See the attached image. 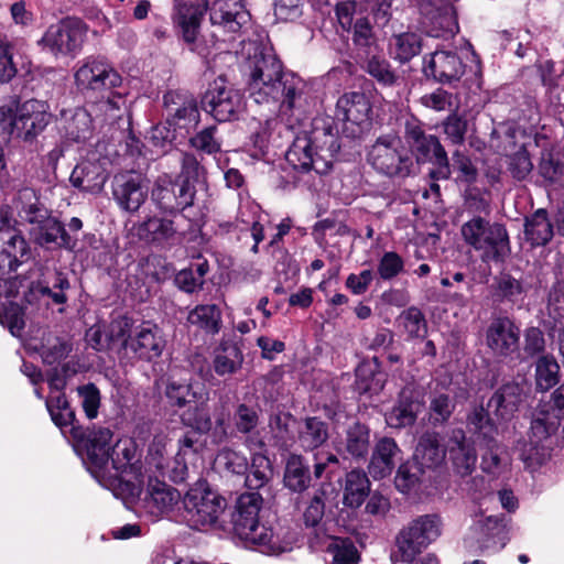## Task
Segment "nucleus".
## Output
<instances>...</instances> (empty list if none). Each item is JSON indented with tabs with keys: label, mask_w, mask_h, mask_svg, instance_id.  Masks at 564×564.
Wrapping results in <instances>:
<instances>
[{
	"label": "nucleus",
	"mask_w": 564,
	"mask_h": 564,
	"mask_svg": "<svg viewBox=\"0 0 564 564\" xmlns=\"http://www.w3.org/2000/svg\"><path fill=\"white\" fill-rule=\"evenodd\" d=\"M72 347L70 345L58 338L48 336L46 343H43L40 349L41 356L46 364H54L67 357Z\"/></svg>",
	"instance_id": "bf43d9fd"
},
{
	"label": "nucleus",
	"mask_w": 564,
	"mask_h": 564,
	"mask_svg": "<svg viewBox=\"0 0 564 564\" xmlns=\"http://www.w3.org/2000/svg\"><path fill=\"white\" fill-rule=\"evenodd\" d=\"M367 73L379 83L391 86L397 80V75L391 69L389 62L380 56L369 58L366 67Z\"/></svg>",
	"instance_id": "052dcab7"
},
{
	"label": "nucleus",
	"mask_w": 564,
	"mask_h": 564,
	"mask_svg": "<svg viewBox=\"0 0 564 564\" xmlns=\"http://www.w3.org/2000/svg\"><path fill=\"white\" fill-rule=\"evenodd\" d=\"M370 111V104L362 93L344 94L336 104L337 118L357 127L369 123Z\"/></svg>",
	"instance_id": "bb28decb"
},
{
	"label": "nucleus",
	"mask_w": 564,
	"mask_h": 564,
	"mask_svg": "<svg viewBox=\"0 0 564 564\" xmlns=\"http://www.w3.org/2000/svg\"><path fill=\"white\" fill-rule=\"evenodd\" d=\"M521 393L518 384H505L489 399L487 406L497 421H509L518 411Z\"/></svg>",
	"instance_id": "7c9ffc66"
},
{
	"label": "nucleus",
	"mask_w": 564,
	"mask_h": 564,
	"mask_svg": "<svg viewBox=\"0 0 564 564\" xmlns=\"http://www.w3.org/2000/svg\"><path fill=\"white\" fill-rule=\"evenodd\" d=\"M328 551L333 554V564H357L359 561L357 549L349 539H334Z\"/></svg>",
	"instance_id": "6e6d98bb"
},
{
	"label": "nucleus",
	"mask_w": 564,
	"mask_h": 564,
	"mask_svg": "<svg viewBox=\"0 0 564 564\" xmlns=\"http://www.w3.org/2000/svg\"><path fill=\"white\" fill-rule=\"evenodd\" d=\"M50 119L47 104L35 99L0 107V126L9 134L23 140H30L43 131Z\"/></svg>",
	"instance_id": "20e7f679"
},
{
	"label": "nucleus",
	"mask_w": 564,
	"mask_h": 564,
	"mask_svg": "<svg viewBox=\"0 0 564 564\" xmlns=\"http://www.w3.org/2000/svg\"><path fill=\"white\" fill-rule=\"evenodd\" d=\"M94 112L90 109H76L67 127L68 134L75 140H85L93 128Z\"/></svg>",
	"instance_id": "4d7b16f0"
},
{
	"label": "nucleus",
	"mask_w": 564,
	"mask_h": 564,
	"mask_svg": "<svg viewBox=\"0 0 564 564\" xmlns=\"http://www.w3.org/2000/svg\"><path fill=\"white\" fill-rule=\"evenodd\" d=\"M184 518L195 529L216 524L226 509V500L206 482H197L184 497Z\"/></svg>",
	"instance_id": "0eeeda50"
},
{
	"label": "nucleus",
	"mask_w": 564,
	"mask_h": 564,
	"mask_svg": "<svg viewBox=\"0 0 564 564\" xmlns=\"http://www.w3.org/2000/svg\"><path fill=\"white\" fill-rule=\"evenodd\" d=\"M148 192V182L139 174L123 173L113 177L112 196L124 212L137 213L147 200Z\"/></svg>",
	"instance_id": "ddd939ff"
},
{
	"label": "nucleus",
	"mask_w": 564,
	"mask_h": 564,
	"mask_svg": "<svg viewBox=\"0 0 564 564\" xmlns=\"http://www.w3.org/2000/svg\"><path fill=\"white\" fill-rule=\"evenodd\" d=\"M404 330L411 337H423L426 334V322L423 313L416 307H410L399 317Z\"/></svg>",
	"instance_id": "13d9d810"
},
{
	"label": "nucleus",
	"mask_w": 564,
	"mask_h": 564,
	"mask_svg": "<svg viewBox=\"0 0 564 564\" xmlns=\"http://www.w3.org/2000/svg\"><path fill=\"white\" fill-rule=\"evenodd\" d=\"M454 403L446 394H436L430 403V419L434 423L446 422L453 413Z\"/></svg>",
	"instance_id": "0e129e2a"
},
{
	"label": "nucleus",
	"mask_w": 564,
	"mask_h": 564,
	"mask_svg": "<svg viewBox=\"0 0 564 564\" xmlns=\"http://www.w3.org/2000/svg\"><path fill=\"white\" fill-rule=\"evenodd\" d=\"M508 465L507 456H503V449L498 444H492L482 455L481 468L488 474H499Z\"/></svg>",
	"instance_id": "e2e57ef3"
},
{
	"label": "nucleus",
	"mask_w": 564,
	"mask_h": 564,
	"mask_svg": "<svg viewBox=\"0 0 564 564\" xmlns=\"http://www.w3.org/2000/svg\"><path fill=\"white\" fill-rule=\"evenodd\" d=\"M299 433V441L305 449L317 448L328 438L326 424L316 417L306 419Z\"/></svg>",
	"instance_id": "8fccbe9b"
},
{
	"label": "nucleus",
	"mask_w": 564,
	"mask_h": 564,
	"mask_svg": "<svg viewBox=\"0 0 564 564\" xmlns=\"http://www.w3.org/2000/svg\"><path fill=\"white\" fill-rule=\"evenodd\" d=\"M520 330L508 317L492 319L486 330V344L495 356L508 357L519 348Z\"/></svg>",
	"instance_id": "a211bd4d"
},
{
	"label": "nucleus",
	"mask_w": 564,
	"mask_h": 564,
	"mask_svg": "<svg viewBox=\"0 0 564 564\" xmlns=\"http://www.w3.org/2000/svg\"><path fill=\"white\" fill-rule=\"evenodd\" d=\"M15 204L21 223L30 228L39 227L51 214L40 202L36 191L30 187L18 192Z\"/></svg>",
	"instance_id": "c85d7f7f"
},
{
	"label": "nucleus",
	"mask_w": 564,
	"mask_h": 564,
	"mask_svg": "<svg viewBox=\"0 0 564 564\" xmlns=\"http://www.w3.org/2000/svg\"><path fill=\"white\" fill-rule=\"evenodd\" d=\"M368 162L388 176H405L412 165L411 159L402 151L401 139L393 134L377 139L368 153Z\"/></svg>",
	"instance_id": "9d476101"
},
{
	"label": "nucleus",
	"mask_w": 564,
	"mask_h": 564,
	"mask_svg": "<svg viewBox=\"0 0 564 564\" xmlns=\"http://www.w3.org/2000/svg\"><path fill=\"white\" fill-rule=\"evenodd\" d=\"M29 236L34 243L45 248L73 249L76 245L75 239L66 232L63 224L51 214L39 227L29 228Z\"/></svg>",
	"instance_id": "b1692460"
},
{
	"label": "nucleus",
	"mask_w": 564,
	"mask_h": 564,
	"mask_svg": "<svg viewBox=\"0 0 564 564\" xmlns=\"http://www.w3.org/2000/svg\"><path fill=\"white\" fill-rule=\"evenodd\" d=\"M390 53L401 63L409 62L421 52V37L413 32H404L392 36L390 40Z\"/></svg>",
	"instance_id": "c03bdc74"
},
{
	"label": "nucleus",
	"mask_w": 564,
	"mask_h": 564,
	"mask_svg": "<svg viewBox=\"0 0 564 564\" xmlns=\"http://www.w3.org/2000/svg\"><path fill=\"white\" fill-rule=\"evenodd\" d=\"M540 174L551 184L564 185V165L550 158H543L540 163Z\"/></svg>",
	"instance_id": "774afa93"
},
{
	"label": "nucleus",
	"mask_w": 564,
	"mask_h": 564,
	"mask_svg": "<svg viewBox=\"0 0 564 564\" xmlns=\"http://www.w3.org/2000/svg\"><path fill=\"white\" fill-rule=\"evenodd\" d=\"M110 464L111 467L127 482H141L142 466L135 441L131 437L117 440L112 447Z\"/></svg>",
	"instance_id": "dca6fc26"
},
{
	"label": "nucleus",
	"mask_w": 564,
	"mask_h": 564,
	"mask_svg": "<svg viewBox=\"0 0 564 564\" xmlns=\"http://www.w3.org/2000/svg\"><path fill=\"white\" fill-rule=\"evenodd\" d=\"M187 323L215 335L221 327V312L215 304H200L188 312Z\"/></svg>",
	"instance_id": "4c0bfd02"
},
{
	"label": "nucleus",
	"mask_w": 564,
	"mask_h": 564,
	"mask_svg": "<svg viewBox=\"0 0 564 564\" xmlns=\"http://www.w3.org/2000/svg\"><path fill=\"white\" fill-rule=\"evenodd\" d=\"M401 449L393 438H380L372 452L369 464V474L375 479H382L391 475L398 460L401 459Z\"/></svg>",
	"instance_id": "393cba45"
},
{
	"label": "nucleus",
	"mask_w": 564,
	"mask_h": 564,
	"mask_svg": "<svg viewBox=\"0 0 564 564\" xmlns=\"http://www.w3.org/2000/svg\"><path fill=\"white\" fill-rule=\"evenodd\" d=\"M446 451L438 440V436L434 433H426L421 436L419 444L415 449V459L420 466L426 468H434L441 465L446 455Z\"/></svg>",
	"instance_id": "c9c22d12"
},
{
	"label": "nucleus",
	"mask_w": 564,
	"mask_h": 564,
	"mask_svg": "<svg viewBox=\"0 0 564 564\" xmlns=\"http://www.w3.org/2000/svg\"><path fill=\"white\" fill-rule=\"evenodd\" d=\"M263 498L258 492H246L238 497L231 514L234 533L242 541L258 545L263 553L280 554L290 550L260 520Z\"/></svg>",
	"instance_id": "f03ea898"
},
{
	"label": "nucleus",
	"mask_w": 564,
	"mask_h": 564,
	"mask_svg": "<svg viewBox=\"0 0 564 564\" xmlns=\"http://www.w3.org/2000/svg\"><path fill=\"white\" fill-rule=\"evenodd\" d=\"M420 10L431 25L429 32L432 36L438 37L443 35L442 32L454 34L458 31L456 14L449 3L441 0L423 1Z\"/></svg>",
	"instance_id": "412c9836"
},
{
	"label": "nucleus",
	"mask_w": 564,
	"mask_h": 564,
	"mask_svg": "<svg viewBox=\"0 0 564 564\" xmlns=\"http://www.w3.org/2000/svg\"><path fill=\"white\" fill-rule=\"evenodd\" d=\"M423 72L438 83L452 84L463 77L465 64L455 52L436 50L424 56Z\"/></svg>",
	"instance_id": "2eb2a0df"
},
{
	"label": "nucleus",
	"mask_w": 564,
	"mask_h": 564,
	"mask_svg": "<svg viewBox=\"0 0 564 564\" xmlns=\"http://www.w3.org/2000/svg\"><path fill=\"white\" fill-rule=\"evenodd\" d=\"M496 421L488 408L475 406L467 416V427L475 434L489 437L495 432Z\"/></svg>",
	"instance_id": "603ef678"
},
{
	"label": "nucleus",
	"mask_w": 564,
	"mask_h": 564,
	"mask_svg": "<svg viewBox=\"0 0 564 564\" xmlns=\"http://www.w3.org/2000/svg\"><path fill=\"white\" fill-rule=\"evenodd\" d=\"M202 12L193 4L177 3L175 6L174 22L180 26L186 42L193 43L198 33Z\"/></svg>",
	"instance_id": "ea45409f"
},
{
	"label": "nucleus",
	"mask_w": 564,
	"mask_h": 564,
	"mask_svg": "<svg viewBox=\"0 0 564 564\" xmlns=\"http://www.w3.org/2000/svg\"><path fill=\"white\" fill-rule=\"evenodd\" d=\"M101 95L102 98L90 106L94 116L109 123L117 122L128 109L124 94L111 89Z\"/></svg>",
	"instance_id": "72a5a7b5"
},
{
	"label": "nucleus",
	"mask_w": 564,
	"mask_h": 564,
	"mask_svg": "<svg viewBox=\"0 0 564 564\" xmlns=\"http://www.w3.org/2000/svg\"><path fill=\"white\" fill-rule=\"evenodd\" d=\"M405 139L415 153L417 161H429L436 165V170L431 172L432 178H449L452 171L447 153L435 135L425 134L416 122H406Z\"/></svg>",
	"instance_id": "6e6552de"
},
{
	"label": "nucleus",
	"mask_w": 564,
	"mask_h": 564,
	"mask_svg": "<svg viewBox=\"0 0 564 564\" xmlns=\"http://www.w3.org/2000/svg\"><path fill=\"white\" fill-rule=\"evenodd\" d=\"M21 285L22 280L19 276L0 282V323L14 336L24 327L23 310L14 301Z\"/></svg>",
	"instance_id": "f3484780"
},
{
	"label": "nucleus",
	"mask_w": 564,
	"mask_h": 564,
	"mask_svg": "<svg viewBox=\"0 0 564 564\" xmlns=\"http://www.w3.org/2000/svg\"><path fill=\"white\" fill-rule=\"evenodd\" d=\"M563 414L561 409H553L551 404L541 405L535 411L530 427L534 442H542L551 447L557 445Z\"/></svg>",
	"instance_id": "6ab92c4d"
},
{
	"label": "nucleus",
	"mask_w": 564,
	"mask_h": 564,
	"mask_svg": "<svg viewBox=\"0 0 564 564\" xmlns=\"http://www.w3.org/2000/svg\"><path fill=\"white\" fill-rule=\"evenodd\" d=\"M404 269V261L394 251L382 254L378 263V273L382 280H391L399 275Z\"/></svg>",
	"instance_id": "680f3d73"
},
{
	"label": "nucleus",
	"mask_w": 564,
	"mask_h": 564,
	"mask_svg": "<svg viewBox=\"0 0 564 564\" xmlns=\"http://www.w3.org/2000/svg\"><path fill=\"white\" fill-rule=\"evenodd\" d=\"M272 476L269 458L262 453L252 455L250 474L247 476V484L250 488L263 487Z\"/></svg>",
	"instance_id": "864d4df0"
},
{
	"label": "nucleus",
	"mask_w": 564,
	"mask_h": 564,
	"mask_svg": "<svg viewBox=\"0 0 564 564\" xmlns=\"http://www.w3.org/2000/svg\"><path fill=\"white\" fill-rule=\"evenodd\" d=\"M423 468L416 462L401 464L394 484L399 491L406 494L414 489L421 480Z\"/></svg>",
	"instance_id": "5fc2aeb1"
},
{
	"label": "nucleus",
	"mask_w": 564,
	"mask_h": 564,
	"mask_svg": "<svg viewBox=\"0 0 564 564\" xmlns=\"http://www.w3.org/2000/svg\"><path fill=\"white\" fill-rule=\"evenodd\" d=\"M204 389L197 383L171 380L166 386L165 394L170 402L176 406H185L203 399Z\"/></svg>",
	"instance_id": "a19ab883"
},
{
	"label": "nucleus",
	"mask_w": 564,
	"mask_h": 564,
	"mask_svg": "<svg viewBox=\"0 0 564 564\" xmlns=\"http://www.w3.org/2000/svg\"><path fill=\"white\" fill-rule=\"evenodd\" d=\"M560 366L554 357L544 355L535 362V384L540 391H547L558 382Z\"/></svg>",
	"instance_id": "09e8293b"
},
{
	"label": "nucleus",
	"mask_w": 564,
	"mask_h": 564,
	"mask_svg": "<svg viewBox=\"0 0 564 564\" xmlns=\"http://www.w3.org/2000/svg\"><path fill=\"white\" fill-rule=\"evenodd\" d=\"M202 105L217 121H227L242 108V96L219 79L206 91Z\"/></svg>",
	"instance_id": "4468645a"
},
{
	"label": "nucleus",
	"mask_w": 564,
	"mask_h": 564,
	"mask_svg": "<svg viewBox=\"0 0 564 564\" xmlns=\"http://www.w3.org/2000/svg\"><path fill=\"white\" fill-rule=\"evenodd\" d=\"M191 144L205 153L212 154L220 150V141L216 137V127H208L191 139Z\"/></svg>",
	"instance_id": "69168bd1"
},
{
	"label": "nucleus",
	"mask_w": 564,
	"mask_h": 564,
	"mask_svg": "<svg viewBox=\"0 0 564 564\" xmlns=\"http://www.w3.org/2000/svg\"><path fill=\"white\" fill-rule=\"evenodd\" d=\"M178 500L180 492L176 489L158 479H150L143 507L150 516L158 519L172 511Z\"/></svg>",
	"instance_id": "5701e85b"
},
{
	"label": "nucleus",
	"mask_w": 564,
	"mask_h": 564,
	"mask_svg": "<svg viewBox=\"0 0 564 564\" xmlns=\"http://www.w3.org/2000/svg\"><path fill=\"white\" fill-rule=\"evenodd\" d=\"M133 230L139 239L155 243L167 241L176 234L172 220L155 216L134 226Z\"/></svg>",
	"instance_id": "f704fd0d"
},
{
	"label": "nucleus",
	"mask_w": 564,
	"mask_h": 564,
	"mask_svg": "<svg viewBox=\"0 0 564 564\" xmlns=\"http://www.w3.org/2000/svg\"><path fill=\"white\" fill-rule=\"evenodd\" d=\"M247 52L250 97L257 104H279L284 113L291 111L303 94V80L293 73H284L270 48L250 43Z\"/></svg>",
	"instance_id": "f257e3e1"
},
{
	"label": "nucleus",
	"mask_w": 564,
	"mask_h": 564,
	"mask_svg": "<svg viewBox=\"0 0 564 564\" xmlns=\"http://www.w3.org/2000/svg\"><path fill=\"white\" fill-rule=\"evenodd\" d=\"M195 188L188 181L175 182L169 175L160 176L152 189V199L165 213H175L193 205Z\"/></svg>",
	"instance_id": "f8f14e48"
},
{
	"label": "nucleus",
	"mask_w": 564,
	"mask_h": 564,
	"mask_svg": "<svg viewBox=\"0 0 564 564\" xmlns=\"http://www.w3.org/2000/svg\"><path fill=\"white\" fill-rule=\"evenodd\" d=\"M243 364V354L239 345L231 340H223L215 349L213 368L220 376H230L239 371Z\"/></svg>",
	"instance_id": "473e14b6"
},
{
	"label": "nucleus",
	"mask_w": 564,
	"mask_h": 564,
	"mask_svg": "<svg viewBox=\"0 0 564 564\" xmlns=\"http://www.w3.org/2000/svg\"><path fill=\"white\" fill-rule=\"evenodd\" d=\"M106 180L105 167L95 158L79 162L74 167L69 177L73 186L91 194L101 192Z\"/></svg>",
	"instance_id": "a878e982"
},
{
	"label": "nucleus",
	"mask_w": 564,
	"mask_h": 564,
	"mask_svg": "<svg viewBox=\"0 0 564 564\" xmlns=\"http://www.w3.org/2000/svg\"><path fill=\"white\" fill-rule=\"evenodd\" d=\"M210 21L224 31L236 33L250 21L242 0H217L210 9Z\"/></svg>",
	"instance_id": "aec40b11"
},
{
	"label": "nucleus",
	"mask_w": 564,
	"mask_h": 564,
	"mask_svg": "<svg viewBox=\"0 0 564 564\" xmlns=\"http://www.w3.org/2000/svg\"><path fill=\"white\" fill-rule=\"evenodd\" d=\"M420 409V403L402 397L398 404L386 414V422L394 429L411 425L414 423Z\"/></svg>",
	"instance_id": "de8ad7c7"
},
{
	"label": "nucleus",
	"mask_w": 564,
	"mask_h": 564,
	"mask_svg": "<svg viewBox=\"0 0 564 564\" xmlns=\"http://www.w3.org/2000/svg\"><path fill=\"white\" fill-rule=\"evenodd\" d=\"M285 160L294 170L303 172L313 169L322 173L328 167L322 154L313 153L312 142L307 138H297L286 151Z\"/></svg>",
	"instance_id": "cd10ccee"
},
{
	"label": "nucleus",
	"mask_w": 564,
	"mask_h": 564,
	"mask_svg": "<svg viewBox=\"0 0 564 564\" xmlns=\"http://www.w3.org/2000/svg\"><path fill=\"white\" fill-rule=\"evenodd\" d=\"M441 534V522L435 516H422L413 520L403 529L398 539L397 546L402 562H411L421 552L422 547L429 545Z\"/></svg>",
	"instance_id": "9b49d317"
},
{
	"label": "nucleus",
	"mask_w": 564,
	"mask_h": 564,
	"mask_svg": "<svg viewBox=\"0 0 564 564\" xmlns=\"http://www.w3.org/2000/svg\"><path fill=\"white\" fill-rule=\"evenodd\" d=\"M88 28L77 18H66L47 28L40 45L56 58L76 57L86 41Z\"/></svg>",
	"instance_id": "423d86ee"
},
{
	"label": "nucleus",
	"mask_w": 564,
	"mask_h": 564,
	"mask_svg": "<svg viewBox=\"0 0 564 564\" xmlns=\"http://www.w3.org/2000/svg\"><path fill=\"white\" fill-rule=\"evenodd\" d=\"M552 447L542 442H534L533 436L529 434L528 441L519 442L516 451L524 467L534 470L542 466L550 457Z\"/></svg>",
	"instance_id": "58836bf2"
},
{
	"label": "nucleus",
	"mask_w": 564,
	"mask_h": 564,
	"mask_svg": "<svg viewBox=\"0 0 564 564\" xmlns=\"http://www.w3.org/2000/svg\"><path fill=\"white\" fill-rule=\"evenodd\" d=\"M166 435L159 434L153 437L149 446L147 456L148 463L153 465L158 470H163L166 466Z\"/></svg>",
	"instance_id": "338daca9"
},
{
	"label": "nucleus",
	"mask_w": 564,
	"mask_h": 564,
	"mask_svg": "<svg viewBox=\"0 0 564 564\" xmlns=\"http://www.w3.org/2000/svg\"><path fill=\"white\" fill-rule=\"evenodd\" d=\"M524 236L531 246H544L553 237V225L547 218L545 209H538L531 217L527 218Z\"/></svg>",
	"instance_id": "e433bc0d"
},
{
	"label": "nucleus",
	"mask_w": 564,
	"mask_h": 564,
	"mask_svg": "<svg viewBox=\"0 0 564 564\" xmlns=\"http://www.w3.org/2000/svg\"><path fill=\"white\" fill-rule=\"evenodd\" d=\"M110 338L120 340L126 355L148 361L160 357L165 346L161 329L155 324L143 322L133 326L127 317L110 323Z\"/></svg>",
	"instance_id": "7ed1b4c3"
},
{
	"label": "nucleus",
	"mask_w": 564,
	"mask_h": 564,
	"mask_svg": "<svg viewBox=\"0 0 564 564\" xmlns=\"http://www.w3.org/2000/svg\"><path fill=\"white\" fill-rule=\"evenodd\" d=\"M31 257L29 243L21 234H12L0 250V272L2 274L14 272Z\"/></svg>",
	"instance_id": "2f4dec72"
},
{
	"label": "nucleus",
	"mask_w": 564,
	"mask_h": 564,
	"mask_svg": "<svg viewBox=\"0 0 564 564\" xmlns=\"http://www.w3.org/2000/svg\"><path fill=\"white\" fill-rule=\"evenodd\" d=\"M446 448L455 473L462 477L470 475L476 466L477 453L463 430L453 431Z\"/></svg>",
	"instance_id": "4be33fe9"
},
{
	"label": "nucleus",
	"mask_w": 564,
	"mask_h": 564,
	"mask_svg": "<svg viewBox=\"0 0 564 564\" xmlns=\"http://www.w3.org/2000/svg\"><path fill=\"white\" fill-rule=\"evenodd\" d=\"M112 433L109 429L100 427L91 431L86 441V452L89 463L97 469H107L110 464Z\"/></svg>",
	"instance_id": "c756f323"
},
{
	"label": "nucleus",
	"mask_w": 564,
	"mask_h": 564,
	"mask_svg": "<svg viewBox=\"0 0 564 564\" xmlns=\"http://www.w3.org/2000/svg\"><path fill=\"white\" fill-rule=\"evenodd\" d=\"M74 79L77 88L86 93L104 94L122 84L120 74L106 59L94 56L79 62Z\"/></svg>",
	"instance_id": "1a4fd4ad"
},
{
	"label": "nucleus",
	"mask_w": 564,
	"mask_h": 564,
	"mask_svg": "<svg viewBox=\"0 0 564 564\" xmlns=\"http://www.w3.org/2000/svg\"><path fill=\"white\" fill-rule=\"evenodd\" d=\"M370 445V431L359 422L352 423L346 431L345 449L352 457H365Z\"/></svg>",
	"instance_id": "49530a36"
},
{
	"label": "nucleus",
	"mask_w": 564,
	"mask_h": 564,
	"mask_svg": "<svg viewBox=\"0 0 564 564\" xmlns=\"http://www.w3.org/2000/svg\"><path fill=\"white\" fill-rule=\"evenodd\" d=\"M369 491V480L361 470H351L346 475L344 503L351 508L359 507Z\"/></svg>",
	"instance_id": "79ce46f5"
},
{
	"label": "nucleus",
	"mask_w": 564,
	"mask_h": 564,
	"mask_svg": "<svg viewBox=\"0 0 564 564\" xmlns=\"http://www.w3.org/2000/svg\"><path fill=\"white\" fill-rule=\"evenodd\" d=\"M207 393L203 394V399L193 402L195 405L189 406L182 414V421L184 424L191 426L199 433H207L212 429V419L207 409Z\"/></svg>",
	"instance_id": "3c124183"
},
{
	"label": "nucleus",
	"mask_w": 564,
	"mask_h": 564,
	"mask_svg": "<svg viewBox=\"0 0 564 564\" xmlns=\"http://www.w3.org/2000/svg\"><path fill=\"white\" fill-rule=\"evenodd\" d=\"M460 232L464 241L481 252L485 261L499 260L509 253L508 234L499 224H491L482 217H474L462 226Z\"/></svg>",
	"instance_id": "39448f33"
},
{
	"label": "nucleus",
	"mask_w": 564,
	"mask_h": 564,
	"mask_svg": "<svg viewBox=\"0 0 564 564\" xmlns=\"http://www.w3.org/2000/svg\"><path fill=\"white\" fill-rule=\"evenodd\" d=\"M176 99H182V96L177 93L170 91L164 95V104L167 108L169 115L173 116L178 121H185L184 127L187 123L196 124L199 119V112L195 100L191 97H186L184 101L178 105Z\"/></svg>",
	"instance_id": "37998d69"
},
{
	"label": "nucleus",
	"mask_w": 564,
	"mask_h": 564,
	"mask_svg": "<svg viewBox=\"0 0 564 564\" xmlns=\"http://www.w3.org/2000/svg\"><path fill=\"white\" fill-rule=\"evenodd\" d=\"M311 476L308 467L299 455L289 457L284 473V485L295 492L305 490L310 485Z\"/></svg>",
	"instance_id": "a18cd8bd"
}]
</instances>
